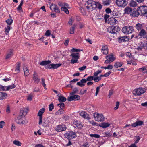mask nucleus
Returning a JSON list of instances; mask_svg holds the SVG:
<instances>
[{"label": "nucleus", "mask_w": 147, "mask_h": 147, "mask_svg": "<svg viewBox=\"0 0 147 147\" xmlns=\"http://www.w3.org/2000/svg\"><path fill=\"white\" fill-rule=\"evenodd\" d=\"M27 112L23 110H21L20 111L19 115L16 120V122L18 124H23L24 123V121L22 120V118L24 117L27 114Z\"/></svg>", "instance_id": "1"}, {"label": "nucleus", "mask_w": 147, "mask_h": 147, "mask_svg": "<svg viewBox=\"0 0 147 147\" xmlns=\"http://www.w3.org/2000/svg\"><path fill=\"white\" fill-rule=\"evenodd\" d=\"M146 90L145 88L140 87L134 89L133 92V94L135 96H140L145 93Z\"/></svg>", "instance_id": "2"}, {"label": "nucleus", "mask_w": 147, "mask_h": 147, "mask_svg": "<svg viewBox=\"0 0 147 147\" xmlns=\"http://www.w3.org/2000/svg\"><path fill=\"white\" fill-rule=\"evenodd\" d=\"M95 4V2L92 0H89L86 3L85 5L89 11H92L93 10Z\"/></svg>", "instance_id": "3"}, {"label": "nucleus", "mask_w": 147, "mask_h": 147, "mask_svg": "<svg viewBox=\"0 0 147 147\" xmlns=\"http://www.w3.org/2000/svg\"><path fill=\"white\" fill-rule=\"evenodd\" d=\"M134 30V28L132 26H129L123 27L122 30V32L126 34L132 33Z\"/></svg>", "instance_id": "4"}, {"label": "nucleus", "mask_w": 147, "mask_h": 147, "mask_svg": "<svg viewBox=\"0 0 147 147\" xmlns=\"http://www.w3.org/2000/svg\"><path fill=\"white\" fill-rule=\"evenodd\" d=\"M94 119L95 121L101 122L104 120L105 117L103 115L98 113H94L93 114Z\"/></svg>", "instance_id": "5"}, {"label": "nucleus", "mask_w": 147, "mask_h": 147, "mask_svg": "<svg viewBox=\"0 0 147 147\" xmlns=\"http://www.w3.org/2000/svg\"><path fill=\"white\" fill-rule=\"evenodd\" d=\"M79 53H72L70 55L72 57V59L71 60V63L74 64L78 62V59L79 58L80 56L78 55Z\"/></svg>", "instance_id": "6"}, {"label": "nucleus", "mask_w": 147, "mask_h": 147, "mask_svg": "<svg viewBox=\"0 0 147 147\" xmlns=\"http://www.w3.org/2000/svg\"><path fill=\"white\" fill-rule=\"evenodd\" d=\"M138 11L140 14L143 16H145L147 18V6H142L138 8Z\"/></svg>", "instance_id": "7"}, {"label": "nucleus", "mask_w": 147, "mask_h": 147, "mask_svg": "<svg viewBox=\"0 0 147 147\" xmlns=\"http://www.w3.org/2000/svg\"><path fill=\"white\" fill-rule=\"evenodd\" d=\"M147 34V32L144 29L140 31L138 35L135 37L136 39H141L142 38H144Z\"/></svg>", "instance_id": "8"}, {"label": "nucleus", "mask_w": 147, "mask_h": 147, "mask_svg": "<svg viewBox=\"0 0 147 147\" xmlns=\"http://www.w3.org/2000/svg\"><path fill=\"white\" fill-rule=\"evenodd\" d=\"M105 58L107 59L105 62V63L106 64L110 63L115 59V57H113L112 54L108 55Z\"/></svg>", "instance_id": "9"}, {"label": "nucleus", "mask_w": 147, "mask_h": 147, "mask_svg": "<svg viewBox=\"0 0 147 147\" xmlns=\"http://www.w3.org/2000/svg\"><path fill=\"white\" fill-rule=\"evenodd\" d=\"M65 136L67 139L70 140L76 137V135L75 132L71 131L66 133Z\"/></svg>", "instance_id": "10"}, {"label": "nucleus", "mask_w": 147, "mask_h": 147, "mask_svg": "<svg viewBox=\"0 0 147 147\" xmlns=\"http://www.w3.org/2000/svg\"><path fill=\"white\" fill-rule=\"evenodd\" d=\"M116 3L119 7H125L127 4L126 0H116Z\"/></svg>", "instance_id": "11"}, {"label": "nucleus", "mask_w": 147, "mask_h": 147, "mask_svg": "<svg viewBox=\"0 0 147 147\" xmlns=\"http://www.w3.org/2000/svg\"><path fill=\"white\" fill-rule=\"evenodd\" d=\"M143 125V122L141 121H137L135 123H133L132 124L130 125V124H127L124 127V128H126L127 127L130 126H132L133 127H135L137 126H141Z\"/></svg>", "instance_id": "12"}, {"label": "nucleus", "mask_w": 147, "mask_h": 147, "mask_svg": "<svg viewBox=\"0 0 147 147\" xmlns=\"http://www.w3.org/2000/svg\"><path fill=\"white\" fill-rule=\"evenodd\" d=\"M118 21L114 18H110L108 19L107 23L111 25H114L117 24Z\"/></svg>", "instance_id": "13"}, {"label": "nucleus", "mask_w": 147, "mask_h": 147, "mask_svg": "<svg viewBox=\"0 0 147 147\" xmlns=\"http://www.w3.org/2000/svg\"><path fill=\"white\" fill-rule=\"evenodd\" d=\"M32 79L34 80V82L36 84H38L40 81V79L38 78V76L36 73L35 72H34L33 75Z\"/></svg>", "instance_id": "14"}, {"label": "nucleus", "mask_w": 147, "mask_h": 147, "mask_svg": "<svg viewBox=\"0 0 147 147\" xmlns=\"http://www.w3.org/2000/svg\"><path fill=\"white\" fill-rule=\"evenodd\" d=\"M74 127L77 129L82 128L83 125L80 122L78 121L77 120H75L73 124Z\"/></svg>", "instance_id": "15"}, {"label": "nucleus", "mask_w": 147, "mask_h": 147, "mask_svg": "<svg viewBox=\"0 0 147 147\" xmlns=\"http://www.w3.org/2000/svg\"><path fill=\"white\" fill-rule=\"evenodd\" d=\"M80 99V96L76 95L74 96L72 95L71 96L68 97L67 98V100L69 101H71L72 100H77Z\"/></svg>", "instance_id": "16"}, {"label": "nucleus", "mask_w": 147, "mask_h": 147, "mask_svg": "<svg viewBox=\"0 0 147 147\" xmlns=\"http://www.w3.org/2000/svg\"><path fill=\"white\" fill-rule=\"evenodd\" d=\"M129 40V38L127 36H124L122 37H120L118 38V40L120 43L125 42Z\"/></svg>", "instance_id": "17"}, {"label": "nucleus", "mask_w": 147, "mask_h": 147, "mask_svg": "<svg viewBox=\"0 0 147 147\" xmlns=\"http://www.w3.org/2000/svg\"><path fill=\"white\" fill-rule=\"evenodd\" d=\"M80 115L85 119L89 120L90 119L89 115L84 111H82L80 113Z\"/></svg>", "instance_id": "18"}, {"label": "nucleus", "mask_w": 147, "mask_h": 147, "mask_svg": "<svg viewBox=\"0 0 147 147\" xmlns=\"http://www.w3.org/2000/svg\"><path fill=\"white\" fill-rule=\"evenodd\" d=\"M86 79H83L81 80L80 82H77V85L80 86L81 87H82L85 86L84 83H86L87 82Z\"/></svg>", "instance_id": "19"}, {"label": "nucleus", "mask_w": 147, "mask_h": 147, "mask_svg": "<svg viewBox=\"0 0 147 147\" xmlns=\"http://www.w3.org/2000/svg\"><path fill=\"white\" fill-rule=\"evenodd\" d=\"M102 52L105 55H107L108 53V47L107 45H103L102 48Z\"/></svg>", "instance_id": "20"}, {"label": "nucleus", "mask_w": 147, "mask_h": 147, "mask_svg": "<svg viewBox=\"0 0 147 147\" xmlns=\"http://www.w3.org/2000/svg\"><path fill=\"white\" fill-rule=\"evenodd\" d=\"M8 96L7 93L5 92H0V100L5 99Z\"/></svg>", "instance_id": "21"}, {"label": "nucleus", "mask_w": 147, "mask_h": 147, "mask_svg": "<svg viewBox=\"0 0 147 147\" xmlns=\"http://www.w3.org/2000/svg\"><path fill=\"white\" fill-rule=\"evenodd\" d=\"M66 128L64 125H59L57 126L56 130L58 132H61L65 130Z\"/></svg>", "instance_id": "22"}, {"label": "nucleus", "mask_w": 147, "mask_h": 147, "mask_svg": "<svg viewBox=\"0 0 147 147\" xmlns=\"http://www.w3.org/2000/svg\"><path fill=\"white\" fill-rule=\"evenodd\" d=\"M136 29L138 31H140L143 29V25L142 24L140 23H137L135 26Z\"/></svg>", "instance_id": "23"}, {"label": "nucleus", "mask_w": 147, "mask_h": 147, "mask_svg": "<svg viewBox=\"0 0 147 147\" xmlns=\"http://www.w3.org/2000/svg\"><path fill=\"white\" fill-rule=\"evenodd\" d=\"M132 10V8L128 7H126L124 10V13L130 15Z\"/></svg>", "instance_id": "24"}, {"label": "nucleus", "mask_w": 147, "mask_h": 147, "mask_svg": "<svg viewBox=\"0 0 147 147\" xmlns=\"http://www.w3.org/2000/svg\"><path fill=\"white\" fill-rule=\"evenodd\" d=\"M139 14L140 13L138 11V9L137 11L134 10H132L131 14L130 15L133 17H137L139 16Z\"/></svg>", "instance_id": "25"}, {"label": "nucleus", "mask_w": 147, "mask_h": 147, "mask_svg": "<svg viewBox=\"0 0 147 147\" xmlns=\"http://www.w3.org/2000/svg\"><path fill=\"white\" fill-rule=\"evenodd\" d=\"M61 65V64L58 63V64H51V69H57L58 67L60 66Z\"/></svg>", "instance_id": "26"}, {"label": "nucleus", "mask_w": 147, "mask_h": 147, "mask_svg": "<svg viewBox=\"0 0 147 147\" xmlns=\"http://www.w3.org/2000/svg\"><path fill=\"white\" fill-rule=\"evenodd\" d=\"M51 61L50 60L44 61L39 63V64L41 65L45 66L46 65L49 64L51 63Z\"/></svg>", "instance_id": "27"}, {"label": "nucleus", "mask_w": 147, "mask_h": 147, "mask_svg": "<svg viewBox=\"0 0 147 147\" xmlns=\"http://www.w3.org/2000/svg\"><path fill=\"white\" fill-rule=\"evenodd\" d=\"M113 34L118 33L120 31V29L118 26H113Z\"/></svg>", "instance_id": "28"}, {"label": "nucleus", "mask_w": 147, "mask_h": 147, "mask_svg": "<svg viewBox=\"0 0 147 147\" xmlns=\"http://www.w3.org/2000/svg\"><path fill=\"white\" fill-rule=\"evenodd\" d=\"M111 2V0H103L102 4L104 6H107L110 4Z\"/></svg>", "instance_id": "29"}, {"label": "nucleus", "mask_w": 147, "mask_h": 147, "mask_svg": "<svg viewBox=\"0 0 147 147\" xmlns=\"http://www.w3.org/2000/svg\"><path fill=\"white\" fill-rule=\"evenodd\" d=\"M58 100L60 102L62 103L65 102L66 101V98L63 96H59Z\"/></svg>", "instance_id": "30"}, {"label": "nucleus", "mask_w": 147, "mask_h": 147, "mask_svg": "<svg viewBox=\"0 0 147 147\" xmlns=\"http://www.w3.org/2000/svg\"><path fill=\"white\" fill-rule=\"evenodd\" d=\"M16 87L15 85L14 84H11L10 85L8 86H5V87L6 89L5 88V91H7L13 88Z\"/></svg>", "instance_id": "31"}, {"label": "nucleus", "mask_w": 147, "mask_h": 147, "mask_svg": "<svg viewBox=\"0 0 147 147\" xmlns=\"http://www.w3.org/2000/svg\"><path fill=\"white\" fill-rule=\"evenodd\" d=\"M23 70L24 71V74L25 76H27L29 74V70L27 67H24L23 68Z\"/></svg>", "instance_id": "32"}, {"label": "nucleus", "mask_w": 147, "mask_h": 147, "mask_svg": "<svg viewBox=\"0 0 147 147\" xmlns=\"http://www.w3.org/2000/svg\"><path fill=\"white\" fill-rule=\"evenodd\" d=\"M45 109L44 108H42L39 111L37 115L39 117H42V115L43 113L44 112Z\"/></svg>", "instance_id": "33"}, {"label": "nucleus", "mask_w": 147, "mask_h": 147, "mask_svg": "<svg viewBox=\"0 0 147 147\" xmlns=\"http://www.w3.org/2000/svg\"><path fill=\"white\" fill-rule=\"evenodd\" d=\"M110 125V124L108 123H101L100 127L103 128H105L109 127Z\"/></svg>", "instance_id": "34"}, {"label": "nucleus", "mask_w": 147, "mask_h": 147, "mask_svg": "<svg viewBox=\"0 0 147 147\" xmlns=\"http://www.w3.org/2000/svg\"><path fill=\"white\" fill-rule=\"evenodd\" d=\"M123 63L122 62H117L115 63L114 67L116 68L121 67L123 65Z\"/></svg>", "instance_id": "35"}, {"label": "nucleus", "mask_w": 147, "mask_h": 147, "mask_svg": "<svg viewBox=\"0 0 147 147\" xmlns=\"http://www.w3.org/2000/svg\"><path fill=\"white\" fill-rule=\"evenodd\" d=\"M94 7H97V8L99 9H101L102 8V5L101 4L98 2H95V6Z\"/></svg>", "instance_id": "36"}, {"label": "nucleus", "mask_w": 147, "mask_h": 147, "mask_svg": "<svg viewBox=\"0 0 147 147\" xmlns=\"http://www.w3.org/2000/svg\"><path fill=\"white\" fill-rule=\"evenodd\" d=\"M64 113V111L62 109H60L56 112L55 114L57 115H59L63 114Z\"/></svg>", "instance_id": "37"}, {"label": "nucleus", "mask_w": 147, "mask_h": 147, "mask_svg": "<svg viewBox=\"0 0 147 147\" xmlns=\"http://www.w3.org/2000/svg\"><path fill=\"white\" fill-rule=\"evenodd\" d=\"M68 8L66 7H63L61 8V9L62 11H64L66 14H69V11Z\"/></svg>", "instance_id": "38"}, {"label": "nucleus", "mask_w": 147, "mask_h": 147, "mask_svg": "<svg viewBox=\"0 0 147 147\" xmlns=\"http://www.w3.org/2000/svg\"><path fill=\"white\" fill-rule=\"evenodd\" d=\"M130 6L132 7H135L137 5V4L136 2L134 1H131L129 4Z\"/></svg>", "instance_id": "39"}, {"label": "nucleus", "mask_w": 147, "mask_h": 147, "mask_svg": "<svg viewBox=\"0 0 147 147\" xmlns=\"http://www.w3.org/2000/svg\"><path fill=\"white\" fill-rule=\"evenodd\" d=\"M90 136L91 137H94L96 138H99L100 137V136L99 135L96 134H91L90 135Z\"/></svg>", "instance_id": "40"}, {"label": "nucleus", "mask_w": 147, "mask_h": 147, "mask_svg": "<svg viewBox=\"0 0 147 147\" xmlns=\"http://www.w3.org/2000/svg\"><path fill=\"white\" fill-rule=\"evenodd\" d=\"M20 63H18V64L16 67V69L15 71L16 73H18L20 71L19 69L20 67Z\"/></svg>", "instance_id": "41"}, {"label": "nucleus", "mask_w": 147, "mask_h": 147, "mask_svg": "<svg viewBox=\"0 0 147 147\" xmlns=\"http://www.w3.org/2000/svg\"><path fill=\"white\" fill-rule=\"evenodd\" d=\"M48 125V120L47 119L44 120L42 123V125L44 126L47 127Z\"/></svg>", "instance_id": "42"}, {"label": "nucleus", "mask_w": 147, "mask_h": 147, "mask_svg": "<svg viewBox=\"0 0 147 147\" xmlns=\"http://www.w3.org/2000/svg\"><path fill=\"white\" fill-rule=\"evenodd\" d=\"M13 143L15 145L18 146H21L22 145L21 143L18 140H14L13 141Z\"/></svg>", "instance_id": "43"}, {"label": "nucleus", "mask_w": 147, "mask_h": 147, "mask_svg": "<svg viewBox=\"0 0 147 147\" xmlns=\"http://www.w3.org/2000/svg\"><path fill=\"white\" fill-rule=\"evenodd\" d=\"M13 22V20L11 18H9L6 20V22L9 25H11Z\"/></svg>", "instance_id": "44"}, {"label": "nucleus", "mask_w": 147, "mask_h": 147, "mask_svg": "<svg viewBox=\"0 0 147 147\" xmlns=\"http://www.w3.org/2000/svg\"><path fill=\"white\" fill-rule=\"evenodd\" d=\"M102 71L101 70H98L96 72H95L93 76L94 77H96L99 74L101 73Z\"/></svg>", "instance_id": "45"}, {"label": "nucleus", "mask_w": 147, "mask_h": 147, "mask_svg": "<svg viewBox=\"0 0 147 147\" xmlns=\"http://www.w3.org/2000/svg\"><path fill=\"white\" fill-rule=\"evenodd\" d=\"M10 26H7L5 28V32L7 33H6L7 35V34L9 32V31L10 30Z\"/></svg>", "instance_id": "46"}, {"label": "nucleus", "mask_w": 147, "mask_h": 147, "mask_svg": "<svg viewBox=\"0 0 147 147\" xmlns=\"http://www.w3.org/2000/svg\"><path fill=\"white\" fill-rule=\"evenodd\" d=\"M78 91V90L77 88H75L73 89V92L71 93L70 94L71 95H73L77 92Z\"/></svg>", "instance_id": "47"}, {"label": "nucleus", "mask_w": 147, "mask_h": 147, "mask_svg": "<svg viewBox=\"0 0 147 147\" xmlns=\"http://www.w3.org/2000/svg\"><path fill=\"white\" fill-rule=\"evenodd\" d=\"M45 79L42 78L41 79V83L42 84V85H43L44 88V89H46V84L45 83Z\"/></svg>", "instance_id": "48"}, {"label": "nucleus", "mask_w": 147, "mask_h": 147, "mask_svg": "<svg viewBox=\"0 0 147 147\" xmlns=\"http://www.w3.org/2000/svg\"><path fill=\"white\" fill-rule=\"evenodd\" d=\"M113 26L109 27L107 28V32L109 33L113 34Z\"/></svg>", "instance_id": "49"}, {"label": "nucleus", "mask_w": 147, "mask_h": 147, "mask_svg": "<svg viewBox=\"0 0 147 147\" xmlns=\"http://www.w3.org/2000/svg\"><path fill=\"white\" fill-rule=\"evenodd\" d=\"M49 111H51L52 110L54 109V105L53 103H51L49 107Z\"/></svg>", "instance_id": "50"}, {"label": "nucleus", "mask_w": 147, "mask_h": 147, "mask_svg": "<svg viewBox=\"0 0 147 147\" xmlns=\"http://www.w3.org/2000/svg\"><path fill=\"white\" fill-rule=\"evenodd\" d=\"M53 11H55L57 13H59L60 12V10L59 9L57 5L55 8H54V9L53 10Z\"/></svg>", "instance_id": "51"}, {"label": "nucleus", "mask_w": 147, "mask_h": 147, "mask_svg": "<svg viewBox=\"0 0 147 147\" xmlns=\"http://www.w3.org/2000/svg\"><path fill=\"white\" fill-rule=\"evenodd\" d=\"M75 30V27H72L70 28L69 33L71 34H73L74 33V31Z\"/></svg>", "instance_id": "52"}, {"label": "nucleus", "mask_w": 147, "mask_h": 147, "mask_svg": "<svg viewBox=\"0 0 147 147\" xmlns=\"http://www.w3.org/2000/svg\"><path fill=\"white\" fill-rule=\"evenodd\" d=\"M12 53V51H11L9 52L7 54V55L6 56V58H5L6 59H7L9 58V57H10L11 56Z\"/></svg>", "instance_id": "53"}, {"label": "nucleus", "mask_w": 147, "mask_h": 147, "mask_svg": "<svg viewBox=\"0 0 147 147\" xmlns=\"http://www.w3.org/2000/svg\"><path fill=\"white\" fill-rule=\"evenodd\" d=\"M57 105L59 106L60 109H62L65 106V104L63 103L58 104Z\"/></svg>", "instance_id": "54"}, {"label": "nucleus", "mask_w": 147, "mask_h": 147, "mask_svg": "<svg viewBox=\"0 0 147 147\" xmlns=\"http://www.w3.org/2000/svg\"><path fill=\"white\" fill-rule=\"evenodd\" d=\"M93 80H94L95 82H96L100 81V78H99L98 76L94 77Z\"/></svg>", "instance_id": "55"}, {"label": "nucleus", "mask_w": 147, "mask_h": 147, "mask_svg": "<svg viewBox=\"0 0 147 147\" xmlns=\"http://www.w3.org/2000/svg\"><path fill=\"white\" fill-rule=\"evenodd\" d=\"M94 76H89L87 77L86 79L87 81H91L92 80H93L94 79Z\"/></svg>", "instance_id": "56"}, {"label": "nucleus", "mask_w": 147, "mask_h": 147, "mask_svg": "<svg viewBox=\"0 0 147 147\" xmlns=\"http://www.w3.org/2000/svg\"><path fill=\"white\" fill-rule=\"evenodd\" d=\"M82 51V50L74 48H72L71 51L72 52H80Z\"/></svg>", "instance_id": "57"}, {"label": "nucleus", "mask_w": 147, "mask_h": 147, "mask_svg": "<svg viewBox=\"0 0 147 147\" xmlns=\"http://www.w3.org/2000/svg\"><path fill=\"white\" fill-rule=\"evenodd\" d=\"M57 5L55 4H52L50 6V9L52 11L54 9V8H55Z\"/></svg>", "instance_id": "58"}, {"label": "nucleus", "mask_w": 147, "mask_h": 147, "mask_svg": "<svg viewBox=\"0 0 147 147\" xmlns=\"http://www.w3.org/2000/svg\"><path fill=\"white\" fill-rule=\"evenodd\" d=\"M106 13L107 14L111 13V11L110 8H106L105 10Z\"/></svg>", "instance_id": "59"}, {"label": "nucleus", "mask_w": 147, "mask_h": 147, "mask_svg": "<svg viewBox=\"0 0 147 147\" xmlns=\"http://www.w3.org/2000/svg\"><path fill=\"white\" fill-rule=\"evenodd\" d=\"M90 145L88 142L84 143L82 146V147H89Z\"/></svg>", "instance_id": "60"}, {"label": "nucleus", "mask_w": 147, "mask_h": 147, "mask_svg": "<svg viewBox=\"0 0 147 147\" xmlns=\"http://www.w3.org/2000/svg\"><path fill=\"white\" fill-rule=\"evenodd\" d=\"M126 55L129 57L131 59H133V56H132L131 54L129 52H127L126 53Z\"/></svg>", "instance_id": "61"}, {"label": "nucleus", "mask_w": 147, "mask_h": 147, "mask_svg": "<svg viewBox=\"0 0 147 147\" xmlns=\"http://www.w3.org/2000/svg\"><path fill=\"white\" fill-rule=\"evenodd\" d=\"M86 66H84L82 67H80L78 68L79 70L80 71H83L84 70H85L86 68Z\"/></svg>", "instance_id": "62"}, {"label": "nucleus", "mask_w": 147, "mask_h": 147, "mask_svg": "<svg viewBox=\"0 0 147 147\" xmlns=\"http://www.w3.org/2000/svg\"><path fill=\"white\" fill-rule=\"evenodd\" d=\"M51 35V33H50V31L49 30H47L45 33V35L46 36H50Z\"/></svg>", "instance_id": "63"}, {"label": "nucleus", "mask_w": 147, "mask_h": 147, "mask_svg": "<svg viewBox=\"0 0 147 147\" xmlns=\"http://www.w3.org/2000/svg\"><path fill=\"white\" fill-rule=\"evenodd\" d=\"M119 102H116V107L114 108V109L115 110L117 109L119 107Z\"/></svg>", "instance_id": "64"}]
</instances>
